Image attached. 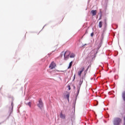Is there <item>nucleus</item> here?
Returning a JSON list of instances; mask_svg holds the SVG:
<instances>
[{
    "label": "nucleus",
    "instance_id": "nucleus-1",
    "mask_svg": "<svg viewBox=\"0 0 125 125\" xmlns=\"http://www.w3.org/2000/svg\"><path fill=\"white\" fill-rule=\"evenodd\" d=\"M121 123H122V119L120 118L116 117L113 120L114 125H120Z\"/></svg>",
    "mask_w": 125,
    "mask_h": 125
},
{
    "label": "nucleus",
    "instance_id": "nucleus-2",
    "mask_svg": "<svg viewBox=\"0 0 125 125\" xmlns=\"http://www.w3.org/2000/svg\"><path fill=\"white\" fill-rule=\"evenodd\" d=\"M70 54H71V52L69 51H66L64 53V60H68L70 58Z\"/></svg>",
    "mask_w": 125,
    "mask_h": 125
},
{
    "label": "nucleus",
    "instance_id": "nucleus-3",
    "mask_svg": "<svg viewBox=\"0 0 125 125\" xmlns=\"http://www.w3.org/2000/svg\"><path fill=\"white\" fill-rule=\"evenodd\" d=\"M39 103L37 104V106L40 108V109H42L43 107V103H42V99L39 100Z\"/></svg>",
    "mask_w": 125,
    "mask_h": 125
},
{
    "label": "nucleus",
    "instance_id": "nucleus-4",
    "mask_svg": "<svg viewBox=\"0 0 125 125\" xmlns=\"http://www.w3.org/2000/svg\"><path fill=\"white\" fill-rule=\"evenodd\" d=\"M56 67V64L54 63V62H52L49 66V68L50 69V70H52L53 69H55V67Z\"/></svg>",
    "mask_w": 125,
    "mask_h": 125
},
{
    "label": "nucleus",
    "instance_id": "nucleus-5",
    "mask_svg": "<svg viewBox=\"0 0 125 125\" xmlns=\"http://www.w3.org/2000/svg\"><path fill=\"white\" fill-rule=\"evenodd\" d=\"M13 112V102L11 104V106L9 107V113L10 115Z\"/></svg>",
    "mask_w": 125,
    "mask_h": 125
},
{
    "label": "nucleus",
    "instance_id": "nucleus-6",
    "mask_svg": "<svg viewBox=\"0 0 125 125\" xmlns=\"http://www.w3.org/2000/svg\"><path fill=\"white\" fill-rule=\"evenodd\" d=\"M83 71H84V67H82L81 70L78 71V74L79 77H82V73L83 72Z\"/></svg>",
    "mask_w": 125,
    "mask_h": 125
},
{
    "label": "nucleus",
    "instance_id": "nucleus-7",
    "mask_svg": "<svg viewBox=\"0 0 125 125\" xmlns=\"http://www.w3.org/2000/svg\"><path fill=\"white\" fill-rule=\"evenodd\" d=\"M60 118H61V119H63L64 120L66 119V115H65V114H63L62 112H61L60 114Z\"/></svg>",
    "mask_w": 125,
    "mask_h": 125
},
{
    "label": "nucleus",
    "instance_id": "nucleus-8",
    "mask_svg": "<svg viewBox=\"0 0 125 125\" xmlns=\"http://www.w3.org/2000/svg\"><path fill=\"white\" fill-rule=\"evenodd\" d=\"M97 12V10H92L91 11V13L92 14L93 16H95Z\"/></svg>",
    "mask_w": 125,
    "mask_h": 125
},
{
    "label": "nucleus",
    "instance_id": "nucleus-9",
    "mask_svg": "<svg viewBox=\"0 0 125 125\" xmlns=\"http://www.w3.org/2000/svg\"><path fill=\"white\" fill-rule=\"evenodd\" d=\"M76 55L73 53H70V54L69 55V57L70 58H74V57H75Z\"/></svg>",
    "mask_w": 125,
    "mask_h": 125
},
{
    "label": "nucleus",
    "instance_id": "nucleus-10",
    "mask_svg": "<svg viewBox=\"0 0 125 125\" xmlns=\"http://www.w3.org/2000/svg\"><path fill=\"white\" fill-rule=\"evenodd\" d=\"M122 98L124 100V102H125V91L122 93Z\"/></svg>",
    "mask_w": 125,
    "mask_h": 125
},
{
    "label": "nucleus",
    "instance_id": "nucleus-11",
    "mask_svg": "<svg viewBox=\"0 0 125 125\" xmlns=\"http://www.w3.org/2000/svg\"><path fill=\"white\" fill-rule=\"evenodd\" d=\"M73 65V62H71L69 63V65L67 68V69H71L72 68V66Z\"/></svg>",
    "mask_w": 125,
    "mask_h": 125
},
{
    "label": "nucleus",
    "instance_id": "nucleus-12",
    "mask_svg": "<svg viewBox=\"0 0 125 125\" xmlns=\"http://www.w3.org/2000/svg\"><path fill=\"white\" fill-rule=\"evenodd\" d=\"M98 26H99V28H102V26H103L102 21L99 22Z\"/></svg>",
    "mask_w": 125,
    "mask_h": 125
},
{
    "label": "nucleus",
    "instance_id": "nucleus-13",
    "mask_svg": "<svg viewBox=\"0 0 125 125\" xmlns=\"http://www.w3.org/2000/svg\"><path fill=\"white\" fill-rule=\"evenodd\" d=\"M83 79L80 80V83H79L80 85H82V84L83 83Z\"/></svg>",
    "mask_w": 125,
    "mask_h": 125
},
{
    "label": "nucleus",
    "instance_id": "nucleus-14",
    "mask_svg": "<svg viewBox=\"0 0 125 125\" xmlns=\"http://www.w3.org/2000/svg\"><path fill=\"white\" fill-rule=\"evenodd\" d=\"M66 96V98H67L68 100H69V98L70 97V94H67Z\"/></svg>",
    "mask_w": 125,
    "mask_h": 125
},
{
    "label": "nucleus",
    "instance_id": "nucleus-15",
    "mask_svg": "<svg viewBox=\"0 0 125 125\" xmlns=\"http://www.w3.org/2000/svg\"><path fill=\"white\" fill-rule=\"evenodd\" d=\"M89 67H90V65L88 66L87 69L85 70V72H87L88 69L89 68Z\"/></svg>",
    "mask_w": 125,
    "mask_h": 125
},
{
    "label": "nucleus",
    "instance_id": "nucleus-16",
    "mask_svg": "<svg viewBox=\"0 0 125 125\" xmlns=\"http://www.w3.org/2000/svg\"><path fill=\"white\" fill-rule=\"evenodd\" d=\"M27 105L28 106H29V107H31V102H29L28 104H27Z\"/></svg>",
    "mask_w": 125,
    "mask_h": 125
},
{
    "label": "nucleus",
    "instance_id": "nucleus-17",
    "mask_svg": "<svg viewBox=\"0 0 125 125\" xmlns=\"http://www.w3.org/2000/svg\"><path fill=\"white\" fill-rule=\"evenodd\" d=\"M68 88L69 90H71V86L68 85Z\"/></svg>",
    "mask_w": 125,
    "mask_h": 125
},
{
    "label": "nucleus",
    "instance_id": "nucleus-18",
    "mask_svg": "<svg viewBox=\"0 0 125 125\" xmlns=\"http://www.w3.org/2000/svg\"><path fill=\"white\" fill-rule=\"evenodd\" d=\"M76 79V74H75L74 75V79H73V81H75V79Z\"/></svg>",
    "mask_w": 125,
    "mask_h": 125
},
{
    "label": "nucleus",
    "instance_id": "nucleus-19",
    "mask_svg": "<svg viewBox=\"0 0 125 125\" xmlns=\"http://www.w3.org/2000/svg\"><path fill=\"white\" fill-rule=\"evenodd\" d=\"M80 87L78 88V93H79L80 92Z\"/></svg>",
    "mask_w": 125,
    "mask_h": 125
},
{
    "label": "nucleus",
    "instance_id": "nucleus-20",
    "mask_svg": "<svg viewBox=\"0 0 125 125\" xmlns=\"http://www.w3.org/2000/svg\"><path fill=\"white\" fill-rule=\"evenodd\" d=\"M94 33L93 32L91 34V37H93Z\"/></svg>",
    "mask_w": 125,
    "mask_h": 125
},
{
    "label": "nucleus",
    "instance_id": "nucleus-21",
    "mask_svg": "<svg viewBox=\"0 0 125 125\" xmlns=\"http://www.w3.org/2000/svg\"><path fill=\"white\" fill-rule=\"evenodd\" d=\"M74 88H76V87H75V86L74 87Z\"/></svg>",
    "mask_w": 125,
    "mask_h": 125
},
{
    "label": "nucleus",
    "instance_id": "nucleus-22",
    "mask_svg": "<svg viewBox=\"0 0 125 125\" xmlns=\"http://www.w3.org/2000/svg\"><path fill=\"white\" fill-rule=\"evenodd\" d=\"M0 125H1V124L0 123Z\"/></svg>",
    "mask_w": 125,
    "mask_h": 125
}]
</instances>
